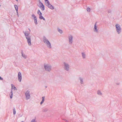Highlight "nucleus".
<instances>
[{"label": "nucleus", "mask_w": 122, "mask_h": 122, "mask_svg": "<svg viewBox=\"0 0 122 122\" xmlns=\"http://www.w3.org/2000/svg\"><path fill=\"white\" fill-rule=\"evenodd\" d=\"M25 38L27 40V41L29 46L31 45V36H30V33L28 31H25L23 32Z\"/></svg>", "instance_id": "1"}, {"label": "nucleus", "mask_w": 122, "mask_h": 122, "mask_svg": "<svg viewBox=\"0 0 122 122\" xmlns=\"http://www.w3.org/2000/svg\"><path fill=\"white\" fill-rule=\"evenodd\" d=\"M43 41L44 43L48 48L51 49V48L52 46L51 43L45 36H43Z\"/></svg>", "instance_id": "2"}, {"label": "nucleus", "mask_w": 122, "mask_h": 122, "mask_svg": "<svg viewBox=\"0 0 122 122\" xmlns=\"http://www.w3.org/2000/svg\"><path fill=\"white\" fill-rule=\"evenodd\" d=\"M43 66L45 70L47 72H50L51 70V66L49 63H44L43 64Z\"/></svg>", "instance_id": "3"}, {"label": "nucleus", "mask_w": 122, "mask_h": 122, "mask_svg": "<svg viewBox=\"0 0 122 122\" xmlns=\"http://www.w3.org/2000/svg\"><path fill=\"white\" fill-rule=\"evenodd\" d=\"M115 30L116 33L118 34H120L122 30L120 25L116 24L115 25Z\"/></svg>", "instance_id": "4"}, {"label": "nucleus", "mask_w": 122, "mask_h": 122, "mask_svg": "<svg viewBox=\"0 0 122 122\" xmlns=\"http://www.w3.org/2000/svg\"><path fill=\"white\" fill-rule=\"evenodd\" d=\"M64 69L66 71H68L70 69V66L69 63L66 62L63 63Z\"/></svg>", "instance_id": "5"}, {"label": "nucleus", "mask_w": 122, "mask_h": 122, "mask_svg": "<svg viewBox=\"0 0 122 122\" xmlns=\"http://www.w3.org/2000/svg\"><path fill=\"white\" fill-rule=\"evenodd\" d=\"M68 43L70 45L72 44L73 42V36L71 34H69L68 35Z\"/></svg>", "instance_id": "6"}, {"label": "nucleus", "mask_w": 122, "mask_h": 122, "mask_svg": "<svg viewBox=\"0 0 122 122\" xmlns=\"http://www.w3.org/2000/svg\"><path fill=\"white\" fill-rule=\"evenodd\" d=\"M25 94L26 100H28L30 99V96L29 91L27 90L25 92Z\"/></svg>", "instance_id": "7"}, {"label": "nucleus", "mask_w": 122, "mask_h": 122, "mask_svg": "<svg viewBox=\"0 0 122 122\" xmlns=\"http://www.w3.org/2000/svg\"><path fill=\"white\" fill-rule=\"evenodd\" d=\"M99 28L98 25L96 23L94 24L93 28L94 32L96 33H98L99 32Z\"/></svg>", "instance_id": "8"}, {"label": "nucleus", "mask_w": 122, "mask_h": 122, "mask_svg": "<svg viewBox=\"0 0 122 122\" xmlns=\"http://www.w3.org/2000/svg\"><path fill=\"white\" fill-rule=\"evenodd\" d=\"M39 3L38 5V6L42 10H44L45 9L44 6L40 0L39 1Z\"/></svg>", "instance_id": "9"}, {"label": "nucleus", "mask_w": 122, "mask_h": 122, "mask_svg": "<svg viewBox=\"0 0 122 122\" xmlns=\"http://www.w3.org/2000/svg\"><path fill=\"white\" fill-rule=\"evenodd\" d=\"M45 5L49 8L51 10H53L54 9V6L51 4L49 1H48L46 3Z\"/></svg>", "instance_id": "10"}, {"label": "nucleus", "mask_w": 122, "mask_h": 122, "mask_svg": "<svg viewBox=\"0 0 122 122\" xmlns=\"http://www.w3.org/2000/svg\"><path fill=\"white\" fill-rule=\"evenodd\" d=\"M18 79L19 82H21L22 79V76L21 73L19 72L18 73Z\"/></svg>", "instance_id": "11"}, {"label": "nucleus", "mask_w": 122, "mask_h": 122, "mask_svg": "<svg viewBox=\"0 0 122 122\" xmlns=\"http://www.w3.org/2000/svg\"><path fill=\"white\" fill-rule=\"evenodd\" d=\"M21 56L23 58L25 59H26L27 58V56L22 51H21Z\"/></svg>", "instance_id": "12"}, {"label": "nucleus", "mask_w": 122, "mask_h": 122, "mask_svg": "<svg viewBox=\"0 0 122 122\" xmlns=\"http://www.w3.org/2000/svg\"><path fill=\"white\" fill-rule=\"evenodd\" d=\"M80 81V82L81 84H84L83 78L81 77H79L78 78Z\"/></svg>", "instance_id": "13"}, {"label": "nucleus", "mask_w": 122, "mask_h": 122, "mask_svg": "<svg viewBox=\"0 0 122 122\" xmlns=\"http://www.w3.org/2000/svg\"><path fill=\"white\" fill-rule=\"evenodd\" d=\"M97 94L98 95L100 96H102L103 95V93L100 90H97Z\"/></svg>", "instance_id": "14"}, {"label": "nucleus", "mask_w": 122, "mask_h": 122, "mask_svg": "<svg viewBox=\"0 0 122 122\" xmlns=\"http://www.w3.org/2000/svg\"><path fill=\"white\" fill-rule=\"evenodd\" d=\"M11 91H12V90H13L14 91H16L17 90V89L16 88L15 86L13 84H11Z\"/></svg>", "instance_id": "15"}, {"label": "nucleus", "mask_w": 122, "mask_h": 122, "mask_svg": "<svg viewBox=\"0 0 122 122\" xmlns=\"http://www.w3.org/2000/svg\"><path fill=\"white\" fill-rule=\"evenodd\" d=\"M49 110V109L47 108H45L43 109L42 110V112H48Z\"/></svg>", "instance_id": "16"}, {"label": "nucleus", "mask_w": 122, "mask_h": 122, "mask_svg": "<svg viewBox=\"0 0 122 122\" xmlns=\"http://www.w3.org/2000/svg\"><path fill=\"white\" fill-rule=\"evenodd\" d=\"M45 97H42V100L40 104L41 105H42L44 102L45 100Z\"/></svg>", "instance_id": "17"}, {"label": "nucleus", "mask_w": 122, "mask_h": 122, "mask_svg": "<svg viewBox=\"0 0 122 122\" xmlns=\"http://www.w3.org/2000/svg\"><path fill=\"white\" fill-rule=\"evenodd\" d=\"M81 55L83 59L86 58V54L85 52H82L81 53Z\"/></svg>", "instance_id": "18"}, {"label": "nucleus", "mask_w": 122, "mask_h": 122, "mask_svg": "<svg viewBox=\"0 0 122 122\" xmlns=\"http://www.w3.org/2000/svg\"><path fill=\"white\" fill-rule=\"evenodd\" d=\"M57 30L61 34L63 33V31L61 29L59 28H58L57 29Z\"/></svg>", "instance_id": "19"}, {"label": "nucleus", "mask_w": 122, "mask_h": 122, "mask_svg": "<svg viewBox=\"0 0 122 122\" xmlns=\"http://www.w3.org/2000/svg\"><path fill=\"white\" fill-rule=\"evenodd\" d=\"M39 18L40 19H43L44 20H45V18L42 16V15H39Z\"/></svg>", "instance_id": "20"}, {"label": "nucleus", "mask_w": 122, "mask_h": 122, "mask_svg": "<svg viewBox=\"0 0 122 122\" xmlns=\"http://www.w3.org/2000/svg\"><path fill=\"white\" fill-rule=\"evenodd\" d=\"M9 95L10 96V98L11 99H12V96H13V93H12V91H11V92L9 94Z\"/></svg>", "instance_id": "21"}, {"label": "nucleus", "mask_w": 122, "mask_h": 122, "mask_svg": "<svg viewBox=\"0 0 122 122\" xmlns=\"http://www.w3.org/2000/svg\"><path fill=\"white\" fill-rule=\"evenodd\" d=\"M37 14L39 15H42V13L39 10H38Z\"/></svg>", "instance_id": "22"}, {"label": "nucleus", "mask_w": 122, "mask_h": 122, "mask_svg": "<svg viewBox=\"0 0 122 122\" xmlns=\"http://www.w3.org/2000/svg\"><path fill=\"white\" fill-rule=\"evenodd\" d=\"M86 10L87 12H90L91 11L90 8L89 7H87L86 9Z\"/></svg>", "instance_id": "23"}, {"label": "nucleus", "mask_w": 122, "mask_h": 122, "mask_svg": "<svg viewBox=\"0 0 122 122\" xmlns=\"http://www.w3.org/2000/svg\"><path fill=\"white\" fill-rule=\"evenodd\" d=\"M14 6L16 11H18V7L16 5H15Z\"/></svg>", "instance_id": "24"}, {"label": "nucleus", "mask_w": 122, "mask_h": 122, "mask_svg": "<svg viewBox=\"0 0 122 122\" xmlns=\"http://www.w3.org/2000/svg\"><path fill=\"white\" fill-rule=\"evenodd\" d=\"M30 122H37L35 119H33L31 120Z\"/></svg>", "instance_id": "25"}, {"label": "nucleus", "mask_w": 122, "mask_h": 122, "mask_svg": "<svg viewBox=\"0 0 122 122\" xmlns=\"http://www.w3.org/2000/svg\"><path fill=\"white\" fill-rule=\"evenodd\" d=\"M34 22L35 24L36 25H37V20H34Z\"/></svg>", "instance_id": "26"}, {"label": "nucleus", "mask_w": 122, "mask_h": 122, "mask_svg": "<svg viewBox=\"0 0 122 122\" xmlns=\"http://www.w3.org/2000/svg\"><path fill=\"white\" fill-rule=\"evenodd\" d=\"M13 112L14 114L15 115V114L16 112L15 109H14L13 110Z\"/></svg>", "instance_id": "27"}, {"label": "nucleus", "mask_w": 122, "mask_h": 122, "mask_svg": "<svg viewBox=\"0 0 122 122\" xmlns=\"http://www.w3.org/2000/svg\"><path fill=\"white\" fill-rule=\"evenodd\" d=\"M31 17H32L33 18H35V17H36V16L34 14H32L31 15Z\"/></svg>", "instance_id": "28"}, {"label": "nucleus", "mask_w": 122, "mask_h": 122, "mask_svg": "<svg viewBox=\"0 0 122 122\" xmlns=\"http://www.w3.org/2000/svg\"><path fill=\"white\" fill-rule=\"evenodd\" d=\"M45 1V4L46 3H47L49 1L48 0H44Z\"/></svg>", "instance_id": "29"}, {"label": "nucleus", "mask_w": 122, "mask_h": 122, "mask_svg": "<svg viewBox=\"0 0 122 122\" xmlns=\"http://www.w3.org/2000/svg\"><path fill=\"white\" fill-rule=\"evenodd\" d=\"M16 13H17V15L18 16V17L19 16V15L18 14V11H16Z\"/></svg>", "instance_id": "30"}, {"label": "nucleus", "mask_w": 122, "mask_h": 122, "mask_svg": "<svg viewBox=\"0 0 122 122\" xmlns=\"http://www.w3.org/2000/svg\"><path fill=\"white\" fill-rule=\"evenodd\" d=\"M33 19H34V20H37V18H36V17H35V18H33Z\"/></svg>", "instance_id": "31"}, {"label": "nucleus", "mask_w": 122, "mask_h": 122, "mask_svg": "<svg viewBox=\"0 0 122 122\" xmlns=\"http://www.w3.org/2000/svg\"><path fill=\"white\" fill-rule=\"evenodd\" d=\"M0 80H3V78H2L1 76H0Z\"/></svg>", "instance_id": "32"}]
</instances>
